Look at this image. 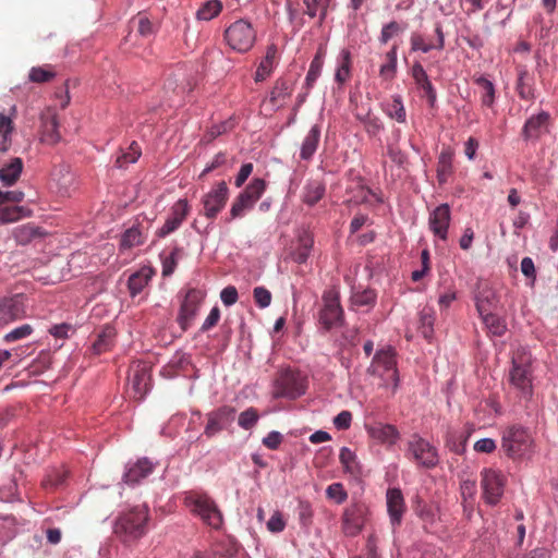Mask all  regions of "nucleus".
Masks as SVG:
<instances>
[{"label": "nucleus", "mask_w": 558, "mask_h": 558, "mask_svg": "<svg viewBox=\"0 0 558 558\" xmlns=\"http://www.w3.org/2000/svg\"><path fill=\"white\" fill-rule=\"evenodd\" d=\"M501 450L512 460L530 459L535 450V441L529 428L510 425L502 430Z\"/></svg>", "instance_id": "f257e3e1"}, {"label": "nucleus", "mask_w": 558, "mask_h": 558, "mask_svg": "<svg viewBox=\"0 0 558 558\" xmlns=\"http://www.w3.org/2000/svg\"><path fill=\"white\" fill-rule=\"evenodd\" d=\"M367 374L379 379L378 386L395 395L399 387L396 351L392 348L377 351L367 368Z\"/></svg>", "instance_id": "f03ea898"}, {"label": "nucleus", "mask_w": 558, "mask_h": 558, "mask_svg": "<svg viewBox=\"0 0 558 558\" xmlns=\"http://www.w3.org/2000/svg\"><path fill=\"white\" fill-rule=\"evenodd\" d=\"M148 519L146 506L135 507L117 519L114 534L125 545H133L146 534Z\"/></svg>", "instance_id": "7ed1b4c3"}, {"label": "nucleus", "mask_w": 558, "mask_h": 558, "mask_svg": "<svg viewBox=\"0 0 558 558\" xmlns=\"http://www.w3.org/2000/svg\"><path fill=\"white\" fill-rule=\"evenodd\" d=\"M184 505L202 522L214 529L219 530L223 524V514L217 502L207 494L190 492L184 498Z\"/></svg>", "instance_id": "20e7f679"}, {"label": "nucleus", "mask_w": 558, "mask_h": 558, "mask_svg": "<svg viewBox=\"0 0 558 558\" xmlns=\"http://www.w3.org/2000/svg\"><path fill=\"white\" fill-rule=\"evenodd\" d=\"M225 40L232 50L245 53L255 45L256 29L247 20L240 19L226 28Z\"/></svg>", "instance_id": "39448f33"}, {"label": "nucleus", "mask_w": 558, "mask_h": 558, "mask_svg": "<svg viewBox=\"0 0 558 558\" xmlns=\"http://www.w3.org/2000/svg\"><path fill=\"white\" fill-rule=\"evenodd\" d=\"M532 357L524 350L517 351L512 356L510 372L511 384L522 391L525 397L532 396Z\"/></svg>", "instance_id": "423d86ee"}, {"label": "nucleus", "mask_w": 558, "mask_h": 558, "mask_svg": "<svg viewBox=\"0 0 558 558\" xmlns=\"http://www.w3.org/2000/svg\"><path fill=\"white\" fill-rule=\"evenodd\" d=\"M323 307L319 311V323L330 330L342 326L344 319L343 308L340 304V293L336 287H331L323 294Z\"/></svg>", "instance_id": "0eeeda50"}, {"label": "nucleus", "mask_w": 558, "mask_h": 558, "mask_svg": "<svg viewBox=\"0 0 558 558\" xmlns=\"http://www.w3.org/2000/svg\"><path fill=\"white\" fill-rule=\"evenodd\" d=\"M407 457L417 465L433 469L439 462L436 447L418 434H413L408 441Z\"/></svg>", "instance_id": "6e6552de"}, {"label": "nucleus", "mask_w": 558, "mask_h": 558, "mask_svg": "<svg viewBox=\"0 0 558 558\" xmlns=\"http://www.w3.org/2000/svg\"><path fill=\"white\" fill-rule=\"evenodd\" d=\"M507 478L501 471L485 468L481 471V488L484 501L489 506H496L505 490Z\"/></svg>", "instance_id": "1a4fd4ad"}, {"label": "nucleus", "mask_w": 558, "mask_h": 558, "mask_svg": "<svg viewBox=\"0 0 558 558\" xmlns=\"http://www.w3.org/2000/svg\"><path fill=\"white\" fill-rule=\"evenodd\" d=\"M305 385L299 373L282 371L275 381V397L296 399L305 393Z\"/></svg>", "instance_id": "9d476101"}, {"label": "nucleus", "mask_w": 558, "mask_h": 558, "mask_svg": "<svg viewBox=\"0 0 558 558\" xmlns=\"http://www.w3.org/2000/svg\"><path fill=\"white\" fill-rule=\"evenodd\" d=\"M204 298L205 292L199 289L191 288L185 292L177 319L183 331L191 327Z\"/></svg>", "instance_id": "9b49d317"}, {"label": "nucleus", "mask_w": 558, "mask_h": 558, "mask_svg": "<svg viewBox=\"0 0 558 558\" xmlns=\"http://www.w3.org/2000/svg\"><path fill=\"white\" fill-rule=\"evenodd\" d=\"M229 198V189L225 181L216 183L213 189L202 197L203 213L208 219H215L225 208Z\"/></svg>", "instance_id": "f8f14e48"}, {"label": "nucleus", "mask_w": 558, "mask_h": 558, "mask_svg": "<svg viewBox=\"0 0 558 558\" xmlns=\"http://www.w3.org/2000/svg\"><path fill=\"white\" fill-rule=\"evenodd\" d=\"M368 509L363 504L347 507L342 514V532L350 537L361 533L366 522Z\"/></svg>", "instance_id": "ddd939ff"}, {"label": "nucleus", "mask_w": 558, "mask_h": 558, "mask_svg": "<svg viewBox=\"0 0 558 558\" xmlns=\"http://www.w3.org/2000/svg\"><path fill=\"white\" fill-rule=\"evenodd\" d=\"M235 409L230 405H222L206 414L207 424L204 435L208 438L214 437L227 428L234 420Z\"/></svg>", "instance_id": "4468645a"}, {"label": "nucleus", "mask_w": 558, "mask_h": 558, "mask_svg": "<svg viewBox=\"0 0 558 558\" xmlns=\"http://www.w3.org/2000/svg\"><path fill=\"white\" fill-rule=\"evenodd\" d=\"M26 315L25 299L22 294L0 300V326L9 325Z\"/></svg>", "instance_id": "2eb2a0df"}, {"label": "nucleus", "mask_w": 558, "mask_h": 558, "mask_svg": "<svg viewBox=\"0 0 558 558\" xmlns=\"http://www.w3.org/2000/svg\"><path fill=\"white\" fill-rule=\"evenodd\" d=\"M436 39H426L422 34L414 32L410 37L411 51L429 52L433 49L442 50L445 48V35L442 26L437 23L435 26Z\"/></svg>", "instance_id": "dca6fc26"}, {"label": "nucleus", "mask_w": 558, "mask_h": 558, "mask_svg": "<svg viewBox=\"0 0 558 558\" xmlns=\"http://www.w3.org/2000/svg\"><path fill=\"white\" fill-rule=\"evenodd\" d=\"M190 213V206L186 199H179L171 207V213L157 234L161 238L174 232L185 220Z\"/></svg>", "instance_id": "f3484780"}, {"label": "nucleus", "mask_w": 558, "mask_h": 558, "mask_svg": "<svg viewBox=\"0 0 558 558\" xmlns=\"http://www.w3.org/2000/svg\"><path fill=\"white\" fill-rule=\"evenodd\" d=\"M150 375L145 365H136L130 375L129 393L132 398L141 400L148 390Z\"/></svg>", "instance_id": "a211bd4d"}, {"label": "nucleus", "mask_w": 558, "mask_h": 558, "mask_svg": "<svg viewBox=\"0 0 558 558\" xmlns=\"http://www.w3.org/2000/svg\"><path fill=\"white\" fill-rule=\"evenodd\" d=\"M386 504L391 524L399 525L407 509L401 489L396 487L388 488Z\"/></svg>", "instance_id": "6ab92c4d"}, {"label": "nucleus", "mask_w": 558, "mask_h": 558, "mask_svg": "<svg viewBox=\"0 0 558 558\" xmlns=\"http://www.w3.org/2000/svg\"><path fill=\"white\" fill-rule=\"evenodd\" d=\"M366 430L369 437L388 447L393 446L400 437L399 430L395 425L380 422L366 425Z\"/></svg>", "instance_id": "aec40b11"}, {"label": "nucleus", "mask_w": 558, "mask_h": 558, "mask_svg": "<svg viewBox=\"0 0 558 558\" xmlns=\"http://www.w3.org/2000/svg\"><path fill=\"white\" fill-rule=\"evenodd\" d=\"M450 219L449 205L440 204L437 206L429 216V227L433 233L441 240H446Z\"/></svg>", "instance_id": "412c9836"}, {"label": "nucleus", "mask_w": 558, "mask_h": 558, "mask_svg": "<svg viewBox=\"0 0 558 558\" xmlns=\"http://www.w3.org/2000/svg\"><path fill=\"white\" fill-rule=\"evenodd\" d=\"M518 77L515 82V92L523 100L533 101L536 97L535 75L526 66L520 65L517 69Z\"/></svg>", "instance_id": "4be33fe9"}, {"label": "nucleus", "mask_w": 558, "mask_h": 558, "mask_svg": "<svg viewBox=\"0 0 558 558\" xmlns=\"http://www.w3.org/2000/svg\"><path fill=\"white\" fill-rule=\"evenodd\" d=\"M41 120V141L53 145L57 144L61 136L59 133V123L57 113L53 109L47 108L40 116Z\"/></svg>", "instance_id": "5701e85b"}, {"label": "nucleus", "mask_w": 558, "mask_h": 558, "mask_svg": "<svg viewBox=\"0 0 558 558\" xmlns=\"http://www.w3.org/2000/svg\"><path fill=\"white\" fill-rule=\"evenodd\" d=\"M154 470V464L147 459L142 458L136 463L130 465L124 473L125 483L134 485L141 480L147 477Z\"/></svg>", "instance_id": "b1692460"}, {"label": "nucleus", "mask_w": 558, "mask_h": 558, "mask_svg": "<svg viewBox=\"0 0 558 558\" xmlns=\"http://www.w3.org/2000/svg\"><path fill=\"white\" fill-rule=\"evenodd\" d=\"M322 128L319 124H314L305 135L300 151L302 160H311L317 150L320 141Z\"/></svg>", "instance_id": "393cba45"}, {"label": "nucleus", "mask_w": 558, "mask_h": 558, "mask_svg": "<svg viewBox=\"0 0 558 558\" xmlns=\"http://www.w3.org/2000/svg\"><path fill=\"white\" fill-rule=\"evenodd\" d=\"M292 87L291 84L282 78L277 80L272 87L267 102L271 106L272 110L281 108L286 100L291 96Z\"/></svg>", "instance_id": "a878e982"}, {"label": "nucleus", "mask_w": 558, "mask_h": 558, "mask_svg": "<svg viewBox=\"0 0 558 558\" xmlns=\"http://www.w3.org/2000/svg\"><path fill=\"white\" fill-rule=\"evenodd\" d=\"M277 52H278V49L275 44L267 46L266 54L259 62L257 70L255 72V76H254L255 82H263L271 74V72L275 68V60H276Z\"/></svg>", "instance_id": "bb28decb"}, {"label": "nucleus", "mask_w": 558, "mask_h": 558, "mask_svg": "<svg viewBox=\"0 0 558 558\" xmlns=\"http://www.w3.org/2000/svg\"><path fill=\"white\" fill-rule=\"evenodd\" d=\"M22 171L23 160L20 157H14L0 167V181L4 185L11 186L19 180Z\"/></svg>", "instance_id": "cd10ccee"}, {"label": "nucleus", "mask_w": 558, "mask_h": 558, "mask_svg": "<svg viewBox=\"0 0 558 558\" xmlns=\"http://www.w3.org/2000/svg\"><path fill=\"white\" fill-rule=\"evenodd\" d=\"M477 493V485L475 480L465 478L460 483V496L463 510L468 515H471L474 509L475 496Z\"/></svg>", "instance_id": "c85d7f7f"}, {"label": "nucleus", "mask_w": 558, "mask_h": 558, "mask_svg": "<svg viewBox=\"0 0 558 558\" xmlns=\"http://www.w3.org/2000/svg\"><path fill=\"white\" fill-rule=\"evenodd\" d=\"M116 329L109 325L105 326L92 345L93 353L99 355L111 350L114 344Z\"/></svg>", "instance_id": "c756f323"}, {"label": "nucleus", "mask_w": 558, "mask_h": 558, "mask_svg": "<svg viewBox=\"0 0 558 558\" xmlns=\"http://www.w3.org/2000/svg\"><path fill=\"white\" fill-rule=\"evenodd\" d=\"M477 311L480 312L487 332L490 336L501 337L506 332L507 325L504 319L492 313L484 314L481 304H477Z\"/></svg>", "instance_id": "7c9ffc66"}, {"label": "nucleus", "mask_w": 558, "mask_h": 558, "mask_svg": "<svg viewBox=\"0 0 558 558\" xmlns=\"http://www.w3.org/2000/svg\"><path fill=\"white\" fill-rule=\"evenodd\" d=\"M326 186L320 181H310L303 189L302 201L308 206L316 205L325 195Z\"/></svg>", "instance_id": "2f4dec72"}, {"label": "nucleus", "mask_w": 558, "mask_h": 558, "mask_svg": "<svg viewBox=\"0 0 558 558\" xmlns=\"http://www.w3.org/2000/svg\"><path fill=\"white\" fill-rule=\"evenodd\" d=\"M14 123L10 116L0 112V153H5L12 145Z\"/></svg>", "instance_id": "473e14b6"}, {"label": "nucleus", "mask_w": 558, "mask_h": 558, "mask_svg": "<svg viewBox=\"0 0 558 558\" xmlns=\"http://www.w3.org/2000/svg\"><path fill=\"white\" fill-rule=\"evenodd\" d=\"M549 118V113L542 111L538 114L532 116L530 119H527L523 126L524 137H537L539 135L541 129L548 123Z\"/></svg>", "instance_id": "72a5a7b5"}, {"label": "nucleus", "mask_w": 558, "mask_h": 558, "mask_svg": "<svg viewBox=\"0 0 558 558\" xmlns=\"http://www.w3.org/2000/svg\"><path fill=\"white\" fill-rule=\"evenodd\" d=\"M43 234L44 233L39 227L31 223L19 226L13 230V236L21 245H26L34 239L40 238Z\"/></svg>", "instance_id": "f704fd0d"}, {"label": "nucleus", "mask_w": 558, "mask_h": 558, "mask_svg": "<svg viewBox=\"0 0 558 558\" xmlns=\"http://www.w3.org/2000/svg\"><path fill=\"white\" fill-rule=\"evenodd\" d=\"M151 278V271L147 268H143L140 271L132 274L128 280V287L132 296L141 293L144 288L148 284Z\"/></svg>", "instance_id": "c9c22d12"}, {"label": "nucleus", "mask_w": 558, "mask_h": 558, "mask_svg": "<svg viewBox=\"0 0 558 558\" xmlns=\"http://www.w3.org/2000/svg\"><path fill=\"white\" fill-rule=\"evenodd\" d=\"M475 84L481 89V102L483 106L492 108L495 104L496 89L492 81L484 76L475 78Z\"/></svg>", "instance_id": "e433bc0d"}, {"label": "nucleus", "mask_w": 558, "mask_h": 558, "mask_svg": "<svg viewBox=\"0 0 558 558\" xmlns=\"http://www.w3.org/2000/svg\"><path fill=\"white\" fill-rule=\"evenodd\" d=\"M397 50L398 46L393 45L391 49L385 54L386 63L379 69V76L384 81H392L397 73Z\"/></svg>", "instance_id": "4c0bfd02"}, {"label": "nucleus", "mask_w": 558, "mask_h": 558, "mask_svg": "<svg viewBox=\"0 0 558 558\" xmlns=\"http://www.w3.org/2000/svg\"><path fill=\"white\" fill-rule=\"evenodd\" d=\"M305 5V14L310 17H319V25L323 24L327 16L330 0H303Z\"/></svg>", "instance_id": "58836bf2"}, {"label": "nucleus", "mask_w": 558, "mask_h": 558, "mask_svg": "<svg viewBox=\"0 0 558 558\" xmlns=\"http://www.w3.org/2000/svg\"><path fill=\"white\" fill-rule=\"evenodd\" d=\"M130 24L132 27H135L137 33L143 37L150 36L157 31V25L150 21L145 12L137 13V15L131 20Z\"/></svg>", "instance_id": "ea45409f"}, {"label": "nucleus", "mask_w": 558, "mask_h": 558, "mask_svg": "<svg viewBox=\"0 0 558 558\" xmlns=\"http://www.w3.org/2000/svg\"><path fill=\"white\" fill-rule=\"evenodd\" d=\"M31 211L23 206L16 205H0V222L10 223L19 220L22 217L28 216Z\"/></svg>", "instance_id": "a19ab883"}, {"label": "nucleus", "mask_w": 558, "mask_h": 558, "mask_svg": "<svg viewBox=\"0 0 558 558\" xmlns=\"http://www.w3.org/2000/svg\"><path fill=\"white\" fill-rule=\"evenodd\" d=\"M339 459L347 473H350L351 475L361 474V465L357 461L356 454L350 448L342 447Z\"/></svg>", "instance_id": "79ce46f5"}, {"label": "nucleus", "mask_w": 558, "mask_h": 558, "mask_svg": "<svg viewBox=\"0 0 558 558\" xmlns=\"http://www.w3.org/2000/svg\"><path fill=\"white\" fill-rule=\"evenodd\" d=\"M222 8L220 0H207L197 10L196 19L198 21H210L220 14Z\"/></svg>", "instance_id": "37998d69"}, {"label": "nucleus", "mask_w": 558, "mask_h": 558, "mask_svg": "<svg viewBox=\"0 0 558 558\" xmlns=\"http://www.w3.org/2000/svg\"><path fill=\"white\" fill-rule=\"evenodd\" d=\"M351 63V52L343 49L340 53L339 65L335 74V80L338 84L342 85L350 78Z\"/></svg>", "instance_id": "c03bdc74"}, {"label": "nucleus", "mask_w": 558, "mask_h": 558, "mask_svg": "<svg viewBox=\"0 0 558 558\" xmlns=\"http://www.w3.org/2000/svg\"><path fill=\"white\" fill-rule=\"evenodd\" d=\"M313 244H314V240L311 234L305 232L303 235H301L299 238V246L296 247V250L293 253V259L299 264L306 263V260L311 254Z\"/></svg>", "instance_id": "a18cd8bd"}, {"label": "nucleus", "mask_w": 558, "mask_h": 558, "mask_svg": "<svg viewBox=\"0 0 558 558\" xmlns=\"http://www.w3.org/2000/svg\"><path fill=\"white\" fill-rule=\"evenodd\" d=\"M435 311L430 307H424L420 312L418 329L425 339H430L434 333Z\"/></svg>", "instance_id": "49530a36"}, {"label": "nucleus", "mask_w": 558, "mask_h": 558, "mask_svg": "<svg viewBox=\"0 0 558 558\" xmlns=\"http://www.w3.org/2000/svg\"><path fill=\"white\" fill-rule=\"evenodd\" d=\"M265 190L266 182L263 179L255 178L241 194L248 203L254 205L260 198Z\"/></svg>", "instance_id": "de8ad7c7"}, {"label": "nucleus", "mask_w": 558, "mask_h": 558, "mask_svg": "<svg viewBox=\"0 0 558 558\" xmlns=\"http://www.w3.org/2000/svg\"><path fill=\"white\" fill-rule=\"evenodd\" d=\"M468 436L462 432L449 429L446 435V446L453 452L461 454L465 450Z\"/></svg>", "instance_id": "09e8293b"}, {"label": "nucleus", "mask_w": 558, "mask_h": 558, "mask_svg": "<svg viewBox=\"0 0 558 558\" xmlns=\"http://www.w3.org/2000/svg\"><path fill=\"white\" fill-rule=\"evenodd\" d=\"M69 472L64 469H54L50 471L43 481L46 489H57L64 485Z\"/></svg>", "instance_id": "8fccbe9b"}, {"label": "nucleus", "mask_w": 558, "mask_h": 558, "mask_svg": "<svg viewBox=\"0 0 558 558\" xmlns=\"http://www.w3.org/2000/svg\"><path fill=\"white\" fill-rule=\"evenodd\" d=\"M356 119H359L369 136H376L383 129V123L374 116L371 111H367L365 114L356 113Z\"/></svg>", "instance_id": "3c124183"}, {"label": "nucleus", "mask_w": 558, "mask_h": 558, "mask_svg": "<svg viewBox=\"0 0 558 558\" xmlns=\"http://www.w3.org/2000/svg\"><path fill=\"white\" fill-rule=\"evenodd\" d=\"M411 75H412L415 84L417 85V87L420 89L424 90V93H426V90L434 87L432 82L428 78V75H427L425 69L423 68V65L420 62L413 63L412 69H411Z\"/></svg>", "instance_id": "603ef678"}, {"label": "nucleus", "mask_w": 558, "mask_h": 558, "mask_svg": "<svg viewBox=\"0 0 558 558\" xmlns=\"http://www.w3.org/2000/svg\"><path fill=\"white\" fill-rule=\"evenodd\" d=\"M376 301V293L372 289H365L363 291H357L353 293L351 296V304L355 307H362L367 306L372 307L374 306Z\"/></svg>", "instance_id": "864d4df0"}, {"label": "nucleus", "mask_w": 558, "mask_h": 558, "mask_svg": "<svg viewBox=\"0 0 558 558\" xmlns=\"http://www.w3.org/2000/svg\"><path fill=\"white\" fill-rule=\"evenodd\" d=\"M142 151L141 147L136 142H132L129 150L122 153L121 156H119L116 160V166L118 168H125L130 163H134L140 158Z\"/></svg>", "instance_id": "5fc2aeb1"}, {"label": "nucleus", "mask_w": 558, "mask_h": 558, "mask_svg": "<svg viewBox=\"0 0 558 558\" xmlns=\"http://www.w3.org/2000/svg\"><path fill=\"white\" fill-rule=\"evenodd\" d=\"M143 243L142 233L137 228L128 229L120 242L121 248L129 250Z\"/></svg>", "instance_id": "6e6d98bb"}, {"label": "nucleus", "mask_w": 558, "mask_h": 558, "mask_svg": "<svg viewBox=\"0 0 558 558\" xmlns=\"http://www.w3.org/2000/svg\"><path fill=\"white\" fill-rule=\"evenodd\" d=\"M56 76V72L51 66H34L29 71V80L35 83H45L51 81Z\"/></svg>", "instance_id": "4d7b16f0"}, {"label": "nucleus", "mask_w": 558, "mask_h": 558, "mask_svg": "<svg viewBox=\"0 0 558 558\" xmlns=\"http://www.w3.org/2000/svg\"><path fill=\"white\" fill-rule=\"evenodd\" d=\"M324 60L320 54H316L310 64L308 72L305 77V83L307 87H312L315 81L320 75L323 69Z\"/></svg>", "instance_id": "13d9d810"}, {"label": "nucleus", "mask_w": 558, "mask_h": 558, "mask_svg": "<svg viewBox=\"0 0 558 558\" xmlns=\"http://www.w3.org/2000/svg\"><path fill=\"white\" fill-rule=\"evenodd\" d=\"M388 116L400 123L405 122V108L402 104V99L400 96H393L392 102L389 105Z\"/></svg>", "instance_id": "bf43d9fd"}, {"label": "nucleus", "mask_w": 558, "mask_h": 558, "mask_svg": "<svg viewBox=\"0 0 558 558\" xmlns=\"http://www.w3.org/2000/svg\"><path fill=\"white\" fill-rule=\"evenodd\" d=\"M403 32V27L396 21H391L384 25L380 32L379 41L386 45L393 36Z\"/></svg>", "instance_id": "052dcab7"}, {"label": "nucleus", "mask_w": 558, "mask_h": 558, "mask_svg": "<svg viewBox=\"0 0 558 558\" xmlns=\"http://www.w3.org/2000/svg\"><path fill=\"white\" fill-rule=\"evenodd\" d=\"M181 252V248L175 247L169 255L162 256V276L168 277L173 274L177 267L178 256Z\"/></svg>", "instance_id": "680f3d73"}, {"label": "nucleus", "mask_w": 558, "mask_h": 558, "mask_svg": "<svg viewBox=\"0 0 558 558\" xmlns=\"http://www.w3.org/2000/svg\"><path fill=\"white\" fill-rule=\"evenodd\" d=\"M257 410L248 408L239 415L238 423L244 429H251L258 421Z\"/></svg>", "instance_id": "e2e57ef3"}, {"label": "nucleus", "mask_w": 558, "mask_h": 558, "mask_svg": "<svg viewBox=\"0 0 558 558\" xmlns=\"http://www.w3.org/2000/svg\"><path fill=\"white\" fill-rule=\"evenodd\" d=\"M326 495L338 505L343 504L348 498V493L341 483H332L329 485L326 489Z\"/></svg>", "instance_id": "0e129e2a"}, {"label": "nucleus", "mask_w": 558, "mask_h": 558, "mask_svg": "<svg viewBox=\"0 0 558 558\" xmlns=\"http://www.w3.org/2000/svg\"><path fill=\"white\" fill-rule=\"evenodd\" d=\"M253 206L254 205L248 203V201H246L240 193L231 206V209H230L231 219L242 217L244 215L245 210L253 208Z\"/></svg>", "instance_id": "69168bd1"}, {"label": "nucleus", "mask_w": 558, "mask_h": 558, "mask_svg": "<svg viewBox=\"0 0 558 558\" xmlns=\"http://www.w3.org/2000/svg\"><path fill=\"white\" fill-rule=\"evenodd\" d=\"M33 332V327L28 324L22 325L4 336L5 342H13L28 337Z\"/></svg>", "instance_id": "338daca9"}, {"label": "nucleus", "mask_w": 558, "mask_h": 558, "mask_svg": "<svg viewBox=\"0 0 558 558\" xmlns=\"http://www.w3.org/2000/svg\"><path fill=\"white\" fill-rule=\"evenodd\" d=\"M255 303L260 307H267L271 302V293L264 287H256L253 291Z\"/></svg>", "instance_id": "774afa93"}]
</instances>
